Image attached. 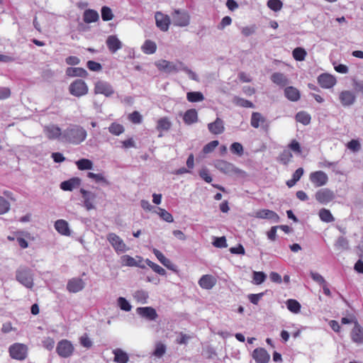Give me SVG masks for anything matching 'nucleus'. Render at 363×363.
Masks as SVG:
<instances>
[{"instance_id": "nucleus-1", "label": "nucleus", "mask_w": 363, "mask_h": 363, "mask_svg": "<svg viewBox=\"0 0 363 363\" xmlns=\"http://www.w3.org/2000/svg\"><path fill=\"white\" fill-rule=\"evenodd\" d=\"M87 137L86 130L79 125L71 124L62 133V140L73 145H79Z\"/></svg>"}, {"instance_id": "nucleus-2", "label": "nucleus", "mask_w": 363, "mask_h": 363, "mask_svg": "<svg viewBox=\"0 0 363 363\" xmlns=\"http://www.w3.org/2000/svg\"><path fill=\"white\" fill-rule=\"evenodd\" d=\"M28 347L23 343H13L10 345L9 352L10 357L16 360L23 361L28 357Z\"/></svg>"}, {"instance_id": "nucleus-3", "label": "nucleus", "mask_w": 363, "mask_h": 363, "mask_svg": "<svg viewBox=\"0 0 363 363\" xmlns=\"http://www.w3.org/2000/svg\"><path fill=\"white\" fill-rule=\"evenodd\" d=\"M69 92L76 97H81L88 94L89 87L86 83L81 79L74 80L69 86Z\"/></svg>"}, {"instance_id": "nucleus-4", "label": "nucleus", "mask_w": 363, "mask_h": 363, "mask_svg": "<svg viewBox=\"0 0 363 363\" xmlns=\"http://www.w3.org/2000/svg\"><path fill=\"white\" fill-rule=\"evenodd\" d=\"M16 278L18 281L26 288L31 289L33 286V279L30 270L28 268H21L16 271Z\"/></svg>"}, {"instance_id": "nucleus-5", "label": "nucleus", "mask_w": 363, "mask_h": 363, "mask_svg": "<svg viewBox=\"0 0 363 363\" xmlns=\"http://www.w3.org/2000/svg\"><path fill=\"white\" fill-rule=\"evenodd\" d=\"M107 240L113 247L114 250L118 253H123L128 250V246L124 242L122 238L113 233H110L107 235Z\"/></svg>"}, {"instance_id": "nucleus-6", "label": "nucleus", "mask_w": 363, "mask_h": 363, "mask_svg": "<svg viewBox=\"0 0 363 363\" xmlns=\"http://www.w3.org/2000/svg\"><path fill=\"white\" fill-rule=\"evenodd\" d=\"M173 23L176 26L186 27L190 23V16L187 11L179 9L172 13Z\"/></svg>"}, {"instance_id": "nucleus-7", "label": "nucleus", "mask_w": 363, "mask_h": 363, "mask_svg": "<svg viewBox=\"0 0 363 363\" xmlns=\"http://www.w3.org/2000/svg\"><path fill=\"white\" fill-rule=\"evenodd\" d=\"M74 346L70 341L67 340H60L57 345L56 352L57 354L63 358L70 357L74 352Z\"/></svg>"}, {"instance_id": "nucleus-8", "label": "nucleus", "mask_w": 363, "mask_h": 363, "mask_svg": "<svg viewBox=\"0 0 363 363\" xmlns=\"http://www.w3.org/2000/svg\"><path fill=\"white\" fill-rule=\"evenodd\" d=\"M309 179L315 187L325 186L328 182L327 174L321 170L311 172L309 174Z\"/></svg>"}, {"instance_id": "nucleus-9", "label": "nucleus", "mask_w": 363, "mask_h": 363, "mask_svg": "<svg viewBox=\"0 0 363 363\" xmlns=\"http://www.w3.org/2000/svg\"><path fill=\"white\" fill-rule=\"evenodd\" d=\"M94 91L95 94H103L108 97L113 94L114 89L108 82L104 81H97L94 84Z\"/></svg>"}, {"instance_id": "nucleus-10", "label": "nucleus", "mask_w": 363, "mask_h": 363, "mask_svg": "<svg viewBox=\"0 0 363 363\" xmlns=\"http://www.w3.org/2000/svg\"><path fill=\"white\" fill-rule=\"evenodd\" d=\"M156 26L160 30L166 32L169 30L171 20L168 15L164 14L160 11H157L155 14Z\"/></svg>"}, {"instance_id": "nucleus-11", "label": "nucleus", "mask_w": 363, "mask_h": 363, "mask_svg": "<svg viewBox=\"0 0 363 363\" xmlns=\"http://www.w3.org/2000/svg\"><path fill=\"white\" fill-rule=\"evenodd\" d=\"M317 201L320 203H328L335 199L333 191L328 188L318 190L315 194Z\"/></svg>"}, {"instance_id": "nucleus-12", "label": "nucleus", "mask_w": 363, "mask_h": 363, "mask_svg": "<svg viewBox=\"0 0 363 363\" xmlns=\"http://www.w3.org/2000/svg\"><path fill=\"white\" fill-rule=\"evenodd\" d=\"M215 167L225 174H234L239 172V170L232 163L223 160H218Z\"/></svg>"}, {"instance_id": "nucleus-13", "label": "nucleus", "mask_w": 363, "mask_h": 363, "mask_svg": "<svg viewBox=\"0 0 363 363\" xmlns=\"http://www.w3.org/2000/svg\"><path fill=\"white\" fill-rule=\"evenodd\" d=\"M43 132L49 140L62 138L63 132H62L61 128L56 125L51 124L45 125L43 127Z\"/></svg>"}, {"instance_id": "nucleus-14", "label": "nucleus", "mask_w": 363, "mask_h": 363, "mask_svg": "<svg viewBox=\"0 0 363 363\" xmlns=\"http://www.w3.org/2000/svg\"><path fill=\"white\" fill-rule=\"evenodd\" d=\"M252 357L257 363H268L270 355L267 351L262 347H258L252 352Z\"/></svg>"}, {"instance_id": "nucleus-15", "label": "nucleus", "mask_w": 363, "mask_h": 363, "mask_svg": "<svg viewBox=\"0 0 363 363\" xmlns=\"http://www.w3.org/2000/svg\"><path fill=\"white\" fill-rule=\"evenodd\" d=\"M137 313L149 320H155L158 317L156 310L150 306L138 308Z\"/></svg>"}, {"instance_id": "nucleus-16", "label": "nucleus", "mask_w": 363, "mask_h": 363, "mask_svg": "<svg viewBox=\"0 0 363 363\" xmlns=\"http://www.w3.org/2000/svg\"><path fill=\"white\" fill-rule=\"evenodd\" d=\"M216 283V278L211 274L203 275L199 280L200 287L207 290L211 289Z\"/></svg>"}, {"instance_id": "nucleus-17", "label": "nucleus", "mask_w": 363, "mask_h": 363, "mask_svg": "<svg viewBox=\"0 0 363 363\" xmlns=\"http://www.w3.org/2000/svg\"><path fill=\"white\" fill-rule=\"evenodd\" d=\"M318 82L322 88L330 89L336 84V79L331 74H322L318 77Z\"/></svg>"}, {"instance_id": "nucleus-18", "label": "nucleus", "mask_w": 363, "mask_h": 363, "mask_svg": "<svg viewBox=\"0 0 363 363\" xmlns=\"http://www.w3.org/2000/svg\"><path fill=\"white\" fill-rule=\"evenodd\" d=\"M136 258L138 259V261L130 255H123L121 257V264L123 266L126 267H138L140 268H145V266L141 264L143 258L140 256H136Z\"/></svg>"}, {"instance_id": "nucleus-19", "label": "nucleus", "mask_w": 363, "mask_h": 363, "mask_svg": "<svg viewBox=\"0 0 363 363\" xmlns=\"http://www.w3.org/2000/svg\"><path fill=\"white\" fill-rule=\"evenodd\" d=\"M106 43L108 50L111 53L116 52L118 50L121 49L122 48V43L118 38V37L114 35H109L106 39Z\"/></svg>"}, {"instance_id": "nucleus-20", "label": "nucleus", "mask_w": 363, "mask_h": 363, "mask_svg": "<svg viewBox=\"0 0 363 363\" xmlns=\"http://www.w3.org/2000/svg\"><path fill=\"white\" fill-rule=\"evenodd\" d=\"M80 193L82 194L84 204L86 210L89 211L94 208V203L96 199V195L84 189H80Z\"/></svg>"}, {"instance_id": "nucleus-21", "label": "nucleus", "mask_w": 363, "mask_h": 363, "mask_svg": "<svg viewBox=\"0 0 363 363\" xmlns=\"http://www.w3.org/2000/svg\"><path fill=\"white\" fill-rule=\"evenodd\" d=\"M255 217L262 219H269L274 222H279V216L277 213L269 209H261L255 213Z\"/></svg>"}, {"instance_id": "nucleus-22", "label": "nucleus", "mask_w": 363, "mask_h": 363, "mask_svg": "<svg viewBox=\"0 0 363 363\" xmlns=\"http://www.w3.org/2000/svg\"><path fill=\"white\" fill-rule=\"evenodd\" d=\"M355 95L351 91H342L340 93L339 99L344 106L352 105L355 101Z\"/></svg>"}, {"instance_id": "nucleus-23", "label": "nucleus", "mask_w": 363, "mask_h": 363, "mask_svg": "<svg viewBox=\"0 0 363 363\" xmlns=\"http://www.w3.org/2000/svg\"><path fill=\"white\" fill-rule=\"evenodd\" d=\"M208 129L213 135L223 133L225 130L223 121L217 118L214 122L208 124Z\"/></svg>"}, {"instance_id": "nucleus-24", "label": "nucleus", "mask_w": 363, "mask_h": 363, "mask_svg": "<svg viewBox=\"0 0 363 363\" xmlns=\"http://www.w3.org/2000/svg\"><path fill=\"white\" fill-rule=\"evenodd\" d=\"M84 287V283L80 278H74L70 279L67 284V289L71 293H77L82 290Z\"/></svg>"}, {"instance_id": "nucleus-25", "label": "nucleus", "mask_w": 363, "mask_h": 363, "mask_svg": "<svg viewBox=\"0 0 363 363\" xmlns=\"http://www.w3.org/2000/svg\"><path fill=\"white\" fill-rule=\"evenodd\" d=\"M351 338L353 342L357 344L363 343V328L356 321L351 332Z\"/></svg>"}, {"instance_id": "nucleus-26", "label": "nucleus", "mask_w": 363, "mask_h": 363, "mask_svg": "<svg viewBox=\"0 0 363 363\" xmlns=\"http://www.w3.org/2000/svg\"><path fill=\"white\" fill-rule=\"evenodd\" d=\"M81 184V179L78 177H73L68 180L64 181L60 184V188L63 191H72Z\"/></svg>"}, {"instance_id": "nucleus-27", "label": "nucleus", "mask_w": 363, "mask_h": 363, "mask_svg": "<svg viewBox=\"0 0 363 363\" xmlns=\"http://www.w3.org/2000/svg\"><path fill=\"white\" fill-rule=\"evenodd\" d=\"M172 128V122L168 117H162L157 121L156 129L160 133L159 137H162L163 131H168Z\"/></svg>"}, {"instance_id": "nucleus-28", "label": "nucleus", "mask_w": 363, "mask_h": 363, "mask_svg": "<svg viewBox=\"0 0 363 363\" xmlns=\"http://www.w3.org/2000/svg\"><path fill=\"white\" fill-rule=\"evenodd\" d=\"M284 95L291 101H297L301 98V94L298 89L294 86H287L284 89Z\"/></svg>"}, {"instance_id": "nucleus-29", "label": "nucleus", "mask_w": 363, "mask_h": 363, "mask_svg": "<svg viewBox=\"0 0 363 363\" xmlns=\"http://www.w3.org/2000/svg\"><path fill=\"white\" fill-rule=\"evenodd\" d=\"M55 228L61 235L67 236L70 235L68 223L65 220H57L55 223Z\"/></svg>"}, {"instance_id": "nucleus-30", "label": "nucleus", "mask_w": 363, "mask_h": 363, "mask_svg": "<svg viewBox=\"0 0 363 363\" xmlns=\"http://www.w3.org/2000/svg\"><path fill=\"white\" fill-rule=\"evenodd\" d=\"M184 122L187 125L196 123L198 121V113L196 109L191 108L187 110L183 117Z\"/></svg>"}, {"instance_id": "nucleus-31", "label": "nucleus", "mask_w": 363, "mask_h": 363, "mask_svg": "<svg viewBox=\"0 0 363 363\" xmlns=\"http://www.w3.org/2000/svg\"><path fill=\"white\" fill-rule=\"evenodd\" d=\"M155 65L160 70L170 72H177V66L171 62L162 60L155 63Z\"/></svg>"}, {"instance_id": "nucleus-32", "label": "nucleus", "mask_w": 363, "mask_h": 363, "mask_svg": "<svg viewBox=\"0 0 363 363\" xmlns=\"http://www.w3.org/2000/svg\"><path fill=\"white\" fill-rule=\"evenodd\" d=\"M99 18V13L93 9H86L83 14V20L86 23L96 22Z\"/></svg>"}, {"instance_id": "nucleus-33", "label": "nucleus", "mask_w": 363, "mask_h": 363, "mask_svg": "<svg viewBox=\"0 0 363 363\" xmlns=\"http://www.w3.org/2000/svg\"><path fill=\"white\" fill-rule=\"evenodd\" d=\"M271 80L277 85L284 87L289 83V80L286 77L280 72H274L271 76Z\"/></svg>"}, {"instance_id": "nucleus-34", "label": "nucleus", "mask_w": 363, "mask_h": 363, "mask_svg": "<svg viewBox=\"0 0 363 363\" xmlns=\"http://www.w3.org/2000/svg\"><path fill=\"white\" fill-rule=\"evenodd\" d=\"M114 354V362L116 363H127L129 360V357L126 352L121 349L117 348L113 350Z\"/></svg>"}, {"instance_id": "nucleus-35", "label": "nucleus", "mask_w": 363, "mask_h": 363, "mask_svg": "<svg viewBox=\"0 0 363 363\" xmlns=\"http://www.w3.org/2000/svg\"><path fill=\"white\" fill-rule=\"evenodd\" d=\"M66 74L69 77H86L88 74L82 67H68L66 69Z\"/></svg>"}, {"instance_id": "nucleus-36", "label": "nucleus", "mask_w": 363, "mask_h": 363, "mask_svg": "<svg viewBox=\"0 0 363 363\" xmlns=\"http://www.w3.org/2000/svg\"><path fill=\"white\" fill-rule=\"evenodd\" d=\"M266 122L265 118L259 112H253L251 116L250 124L255 128H258L260 124Z\"/></svg>"}, {"instance_id": "nucleus-37", "label": "nucleus", "mask_w": 363, "mask_h": 363, "mask_svg": "<svg viewBox=\"0 0 363 363\" xmlns=\"http://www.w3.org/2000/svg\"><path fill=\"white\" fill-rule=\"evenodd\" d=\"M157 45L155 42L147 40L142 46V50L147 55H151L156 52Z\"/></svg>"}, {"instance_id": "nucleus-38", "label": "nucleus", "mask_w": 363, "mask_h": 363, "mask_svg": "<svg viewBox=\"0 0 363 363\" xmlns=\"http://www.w3.org/2000/svg\"><path fill=\"white\" fill-rule=\"evenodd\" d=\"M153 253L156 256V257L158 259V260L167 268L172 269L173 266L172 264L171 261L165 257V256L158 250L154 249Z\"/></svg>"}, {"instance_id": "nucleus-39", "label": "nucleus", "mask_w": 363, "mask_h": 363, "mask_svg": "<svg viewBox=\"0 0 363 363\" xmlns=\"http://www.w3.org/2000/svg\"><path fill=\"white\" fill-rule=\"evenodd\" d=\"M186 99L191 103H196L203 101L204 96L200 91H189L186 94Z\"/></svg>"}, {"instance_id": "nucleus-40", "label": "nucleus", "mask_w": 363, "mask_h": 363, "mask_svg": "<svg viewBox=\"0 0 363 363\" xmlns=\"http://www.w3.org/2000/svg\"><path fill=\"white\" fill-rule=\"evenodd\" d=\"M235 105L244 108H254L255 105L250 101L239 96H235L233 99Z\"/></svg>"}, {"instance_id": "nucleus-41", "label": "nucleus", "mask_w": 363, "mask_h": 363, "mask_svg": "<svg viewBox=\"0 0 363 363\" xmlns=\"http://www.w3.org/2000/svg\"><path fill=\"white\" fill-rule=\"evenodd\" d=\"M293 157V155L289 150H284L278 157V161L281 164H288Z\"/></svg>"}, {"instance_id": "nucleus-42", "label": "nucleus", "mask_w": 363, "mask_h": 363, "mask_svg": "<svg viewBox=\"0 0 363 363\" xmlns=\"http://www.w3.org/2000/svg\"><path fill=\"white\" fill-rule=\"evenodd\" d=\"M76 165L79 170H89L93 168V162L89 159H81L76 162Z\"/></svg>"}, {"instance_id": "nucleus-43", "label": "nucleus", "mask_w": 363, "mask_h": 363, "mask_svg": "<svg viewBox=\"0 0 363 363\" xmlns=\"http://www.w3.org/2000/svg\"><path fill=\"white\" fill-rule=\"evenodd\" d=\"M296 120L297 122L306 125L311 123V117L308 113L305 111H299L296 115Z\"/></svg>"}, {"instance_id": "nucleus-44", "label": "nucleus", "mask_w": 363, "mask_h": 363, "mask_svg": "<svg viewBox=\"0 0 363 363\" xmlns=\"http://www.w3.org/2000/svg\"><path fill=\"white\" fill-rule=\"evenodd\" d=\"M125 130L123 125L113 122L108 127V131L113 135H120Z\"/></svg>"}, {"instance_id": "nucleus-45", "label": "nucleus", "mask_w": 363, "mask_h": 363, "mask_svg": "<svg viewBox=\"0 0 363 363\" xmlns=\"http://www.w3.org/2000/svg\"><path fill=\"white\" fill-rule=\"evenodd\" d=\"M148 297V293L143 290L136 291L133 294L134 299L140 303H146Z\"/></svg>"}, {"instance_id": "nucleus-46", "label": "nucleus", "mask_w": 363, "mask_h": 363, "mask_svg": "<svg viewBox=\"0 0 363 363\" xmlns=\"http://www.w3.org/2000/svg\"><path fill=\"white\" fill-rule=\"evenodd\" d=\"M287 308L294 313H298L301 311V304L295 299H289L286 301Z\"/></svg>"}, {"instance_id": "nucleus-47", "label": "nucleus", "mask_w": 363, "mask_h": 363, "mask_svg": "<svg viewBox=\"0 0 363 363\" xmlns=\"http://www.w3.org/2000/svg\"><path fill=\"white\" fill-rule=\"evenodd\" d=\"M306 55H307V52L305 50V49H303V48H300V47L296 48L292 52L293 57L296 61L304 60L306 57Z\"/></svg>"}, {"instance_id": "nucleus-48", "label": "nucleus", "mask_w": 363, "mask_h": 363, "mask_svg": "<svg viewBox=\"0 0 363 363\" xmlns=\"http://www.w3.org/2000/svg\"><path fill=\"white\" fill-rule=\"evenodd\" d=\"M319 217L321 220L326 222V223H330L334 220V217L333 216L330 211L325 208H322L319 211Z\"/></svg>"}, {"instance_id": "nucleus-49", "label": "nucleus", "mask_w": 363, "mask_h": 363, "mask_svg": "<svg viewBox=\"0 0 363 363\" xmlns=\"http://www.w3.org/2000/svg\"><path fill=\"white\" fill-rule=\"evenodd\" d=\"M146 264L152 268V269L156 273L159 274L160 275H165L166 271L164 269H163L162 267H160L159 264L152 262L151 260L147 259L145 260Z\"/></svg>"}, {"instance_id": "nucleus-50", "label": "nucleus", "mask_w": 363, "mask_h": 363, "mask_svg": "<svg viewBox=\"0 0 363 363\" xmlns=\"http://www.w3.org/2000/svg\"><path fill=\"white\" fill-rule=\"evenodd\" d=\"M166 352V346L159 342H157L156 345H155V349L153 352V355L156 357H162L164 353Z\"/></svg>"}, {"instance_id": "nucleus-51", "label": "nucleus", "mask_w": 363, "mask_h": 363, "mask_svg": "<svg viewBox=\"0 0 363 363\" xmlns=\"http://www.w3.org/2000/svg\"><path fill=\"white\" fill-rule=\"evenodd\" d=\"M267 6L274 11H279L283 6V3L281 0H268Z\"/></svg>"}, {"instance_id": "nucleus-52", "label": "nucleus", "mask_w": 363, "mask_h": 363, "mask_svg": "<svg viewBox=\"0 0 363 363\" xmlns=\"http://www.w3.org/2000/svg\"><path fill=\"white\" fill-rule=\"evenodd\" d=\"M101 18L104 21H108L113 19V15L111 9L108 6H103L101 9Z\"/></svg>"}, {"instance_id": "nucleus-53", "label": "nucleus", "mask_w": 363, "mask_h": 363, "mask_svg": "<svg viewBox=\"0 0 363 363\" xmlns=\"http://www.w3.org/2000/svg\"><path fill=\"white\" fill-rule=\"evenodd\" d=\"M128 118V120L134 124L141 123L143 121V117L138 111H134L130 113Z\"/></svg>"}, {"instance_id": "nucleus-54", "label": "nucleus", "mask_w": 363, "mask_h": 363, "mask_svg": "<svg viewBox=\"0 0 363 363\" xmlns=\"http://www.w3.org/2000/svg\"><path fill=\"white\" fill-rule=\"evenodd\" d=\"M266 279V274L262 272H253V281L255 284L259 285L264 281Z\"/></svg>"}, {"instance_id": "nucleus-55", "label": "nucleus", "mask_w": 363, "mask_h": 363, "mask_svg": "<svg viewBox=\"0 0 363 363\" xmlns=\"http://www.w3.org/2000/svg\"><path fill=\"white\" fill-rule=\"evenodd\" d=\"M10 209V203L4 197L0 196V215L7 213Z\"/></svg>"}, {"instance_id": "nucleus-56", "label": "nucleus", "mask_w": 363, "mask_h": 363, "mask_svg": "<svg viewBox=\"0 0 363 363\" xmlns=\"http://www.w3.org/2000/svg\"><path fill=\"white\" fill-rule=\"evenodd\" d=\"M219 143L218 140H213L206 144L203 148V152L204 154H208L212 152L215 148L218 145Z\"/></svg>"}, {"instance_id": "nucleus-57", "label": "nucleus", "mask_w": 363, "mask_h": 363, "mask_svg": "<svg viewBox=\"0 0 363 363\" xmlns=\"http://www.w3.org/2000/svg\"><path fill=\"white\" fill-rule=\"evenodd\" d=\"M335 245L339 250H346L348 248V241L345 238L341 236L338 238Z\"/></svg>"}, {"instance_id": "nucleus-58", "label": "nucleus", "mask_w": 363, "mask_h": 363, "mask_svg": "<svg viewBox=\"0 0 363 363\" xmlns=\"http://www.w3.org/2000/svg\"><path fill=\"white\" fill-rule=\"evenodd\" d=\"M118 303L121 310L125 311H130L131 310V306L129 302L123 297H119L118 299Z\"/></svg>"}, {"instance_id": "nucleus-59", "label": "nucleus", "mask_w": 363, "mask_h": 363, "mask_svg": "<svg viewBox=\"0 0 363 363\" xmlns=\"http://www.w3.org/2000/svg\"><path fill=\"white\" fill-rule=\"evenodd\" d=\"M230 151L234 154L242 155L243 154V147L240 143L235 142L230 145Z\"/></svg>"}, {"instance_id": "nucleus-60", "label": "nucleus", "mask_w": 363, "mask_h": 363, "mask_svg": "<svg viewBox=\"0 0 363 363\" xmlns=\"http://www.w3.org/2000/svg\"><path fill=\"white\" fill-rule=\"evenodd\" d=\"M86 66L89 70L94 72H99L102 69V66L100 63L93 60H89L86 63Z\"/></svg>"}, {"instance_id": "nucleus-61", "label": "nucleus", "mask_w": 363, "mask_h": 363, "mask_svg": "<svg viewBox=\"0 0 363 363\" xmlns=\"http://www.w3.org/2000/svg\"><path fill=\"white\" fill-rule=\"evenodd\" d=\"M43 346L46 350L51 351L55 347V340L50 337H48L43 340Z\"/></svg>"}, {"instance_id": "nucleus-62", "label": "nucleus", "mask_w": 363, "mask_h": 363, "mask_svg": "<svg viewBox=\"0 0 363 363\" xmlns=\"http://www.w3.org/2000/svg\"><path fill=\"white\" fill-rule=\"evenodd\" d=\"M87 177L90 179H94L96 182H104L108 184L106 178L101 174H95L93 172H89Z\"/></svg>"}, {"instance_id": "nucleus-63", "label": "nucleus", "mask_w": 363, "mask_h": 363, "mask_svg": "<svg viewBox=\"0 0 363 363\" xmlns=\"http://www.w3.org/2000/svg\"><path fill=\"white\" fill-rule=\"evenodd\" d=\"M347 147L348 149H350V150H352L353 152H358L360 150V148H361L360 143L357 140H350L347 144Z\"/></svg>"}, {"instance_id": "nucleus-64", "label": "nucleus", "mask_w": 363, "mask_h": 363, "mask_svg": "<svg viewBox=\"0 0 363 363\" xmlns=\"http://www.w3.org/2000/svg\"><path fill=\"white\" fill-rule=\"evenodd\" d=\"M213 245L219 248L226 247L227 243H226V239L225 237L222 236L220 238H216L214 241L213 242Z\"/></svg>"}]
</instances>
